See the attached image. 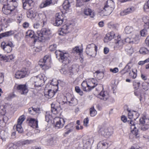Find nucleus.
Returning a JSON list of instances; mask_svg holds the SVG:
<instances>
[{
    "label": "nucleus",
    "instance_id": "obj_51",
    "mask_svg": "<svg viewBox=\"0 0 149 149\" xmlns=\"http://www.w3.org/2000/svg\"><path fill=\"white\" fill-rule=\"evenodd\" d=\"M135 113V111H128V116L130 119H133L134 118L133 114Z\"/></svg>",
    "mask_w": 149,
    "mask_h": 149
},
{
    "label": "nucleus",
    "instance_id": "obj_13",
    "mask_svg": "<svg viewBox=\"0 0 149 149\" xmlns=\"http://www.w3.org/2000/svg\"><path fill=\"white\" fill-rule=\"evenodd\" d=\"M1 46L5 52L9 53L11 52L12 48L14 47V45L11 42L6 43L3 42L1 44Z\"/></svg>",
    "mask_w": 149,
    "mask_h": 149
},
{
    "label": "nucleus",
    "instance_id": "obj_60",
    "mask_svg": "<svg viewBox=\"0 0 149 149\" xmlns=\"http://www.w3.org/2000/svg\"><path fill=\"white\" fill-rule=\"evenodd\" d=\"M125 50L130 55L132 54L134 52L133 49L132 47H130L129 49H128L127 46H126L125 47Z\"/></svg>",
    "mask_w": 149,
    "mask_h": 149
},
{
    "label": "nucleus",
    "instance_id": "obj_57",
    "mask_svg": "<svg viewBox=\"0 0 149 149\" xmlns=\"http://www.w3.org/2000/svg\"><path fill=\"white\" fill-rule=\"evenodd\" d=\"M140 33L141 36L145 37L147 34V31L146 29H143L140 31Z\"/></svg>",
    "mask_w": 149,
    "mask_h": 149
},
{
    "label": "nucleus",
    "instance_id": "obj_12",
    "mask_svg": "<svg viewBox=\"0 0 149 149\" xmlns=\"http://www.w3.org/2000/svg\"><path fill=\"white\" fill-rule=\"evenodd\" d=\"M14 89L17 90L21 94H25L28 92V87L26 84H15Z\"/></svg>",
    "mask_w": 149,
    "mask_h": 149
},
{
    "label": "nucleus",
    "instance_id": "obj_53",
    "mask_svg": "<svg viewBox=\"0 0 149 149\" xmlns=\"http://www.w3.org/2000/svg\"><path fill=\"white\" fill-rule=\"evenodd\" d=\"M130 63H129L127 65L125 66L124 69L121 71V73L122 74H124V73H123V71H126L127 72H128L129 71H130L131 70H130L131 68L129 65V64Z\"/></svg>",
    "mask_w": 149,
    "mask_h": 149
},
{
    "label": "nucleus",
    "instance_id": "obj_8",
    "mask_svg": "<svg viewBox=\"0 0 149 149\" xmlns=\"http://www.w3.org/2000/svg\"><path fill=\"white\" fill-rule=\"evenodd\" d=\"M121 38H117V41L116 42V43L120 45L124 43L125 42L130 44H137L139 41V38H126L124 39L125 41L122 40Z\"/></svg>",
    "mask_w": 149,
    "mask_h": 149
},
{
    "label": "nucleus",
    "instance_id": "obj_62",
    "mask_svg": "<svg viewBox=\"0 0 149 149\" xmlns=\"http://www.w3.org/2000/svg\"><path fill=\"white\" fill-rule=\"evenodd\" d=\"M89 119L88 118H85L84 120V125L86 127L88 126Z\"/></svg>",
    "mask_w": 149,
    "mask_h": 149
},
{
    "label": "nucleus",
    "instance_id": "obj_20",
    "mask_svg": "<svg viewBox=\"0 0 149 149\" xmlns=\"http://www.w3.org/2000/svg\"><path fill=\"white\" fill-rule=\"evenodd\" d=\"M29 120V125L34 128H38V121L34 118H29L28 119Z\"/></svg>",
    "mask_w": 149,
    "mask_h": 149
},
{
    "label": "nucleus",
    "instance_id": "obj_1",
    "mask_svg": "<svg viewBox=\"0 0 149 149\" xmlns=\"http://www.w3.org/2000/svg\"><path fill=\"white\" fill-rule=\"evenodd\" d=\"M139 122L140 123L138 125L137 124H134L133 122L131 120L128 121V122L130 126V134L133 135L134 136L136 137L139 136L138 130L136 128L137 126H138L139 129L143 131H145L149 128V119L146 118L144 116L140 119Z\"/></svg>",
    "mask_w": 149,
    "mask_h": 149
},
{
    "label": "nucleus",
    "instance_id": "obj_18",
    "mask_svg": "<svg viewBox=\"0 0 149 149\" xmlns=\"http://www.w3.org/2000/svg\"><path fill=\"white\" fill-rule=\"evenodd\" d=\"M109 144V142L106 140L101 141L98 144L97 149H107Z\"/></svg>",
    "mask_w": 149,
    "mask_h": 149
},
{
    "label": "nucleus",
    "instance_id": "obj_30",
    "mask_svg": "<svg viewBox=\"0 0 149 149\" xmlns=\"http://www.w3.org/2000/svg\"><path fill=\"white\" fill-rule=\"evenodd\" d=\"M70 6V3L68 0H65L63 4V7L65 10H68Z\"/></svg>",
    "mask_w": 149,
    "mask_h": 149
},
{
    "label": "nucleus",
    "instance_id": "obj_25",
    "mask_svg": "<svg viewBox=\"0 0 149 149\" xmlns=\"http://www.w3.org/2000/svg\"><path fill=\"white\" fill-rule=\"evenodd\" d=\"M114 5L113 1L111 0H108L105 3L104 6L108 7L109 9L108 11L109 12H112L113 9V6Z\"/></svg>",
    "mask_w": 149,
    "mask_h": 149
},
{
    "label": "nucleus",
    "instance_id": "obj_56",
    "mask_svg": "<svg viewBox=\"0 0 149 149\" xmlns=\"http://www.w3.org/2000/svg\"><path fill=\"white\" fill-rule=\"evenodd\" d=\"M109 9L108 7L104 6V7L103 8V9L102 10L103 12H105V15H108L110 14L112 12H109L108 11Z\"/></svg>",
    "mask_w": 149,
    "mask_h": 149
},
{
    "label": "nucleus",
    "instance_id": "obj_64",
    "mask_svg": "<svg viewBox=\"0 0 149 149\" xmlns=\"http://www.w3.org/2000/svg\"><path fill=\"white\" fill-rule=\"evenodd\" d=\"M31 142V141L28 140H24L22 141V144L23 145H27L30 143Z\"/></svg>",
    "mask_w": 149,
    "mask_h": 149
},
{
    "label": "nucleus",
    "instance_id": "obj_24",
    "mask_svg": "<svg viewBox=\"0 0 149 149\" xmlns=\"http://www.w3.org/2000/svg\"><path fill=\"white\" fill-rule=\"evenodd\" d=\"M134 10V7H131L121 12L120 13V15L122 16H124L128 14L133 12Z\"/></svg>",
    "mask_w": 149,
    "mask_h": 149
},
{
    "label": "nucleus",
    "instance_id": "obj_22",
    "mask_svg": "<svg viewBox=\"0 0 149 149\" xmlns=\"http://www.w3.org/2000/svg\"><path fill=\"white\" fill-rule=\"evenodd\" d=\"M70 26L68 24L63 25L61 28V30L58 33L59 35L63 36H64L68 31L69 28Z\"/></svg>",
    "mask_w": 149,
    "mask_h": 149
},
{
    "label": "nucleus",
    "instance_id": "obj_3",
    "mask_svg": "<svg viewBox=\"0 0 149 149\" xmlns=\"http://www.w3.org/2000/svg\"><path fill=\"white\" fill-rule=\"evenodd\" d=\"M98 84V81L94 78L88 79L81 83V88L84 91L88 92L94 88Z\"/></svg>",
    "mask_w": 149,
    "mask_h": 149
},
{
    "label": "nucleus",
    "instance_id": "obj_49",
    "mask_svg": "<svg viewBox=\"0 0 149 149\" xmlns=\"http://www.w3.org/2000/svg\"><path fill=\"white\" fill-rule=\"evenodd\" d=\"M16 128L17 131L19 133H22L23 132V128L22 127L21 125L17 124L16 126Z\"/></svg>",
    "mask_w": 149,
    "mask_h": 149
},
{
    "label": "nucleus",
    "instance_id": "obj_55",
    "mask_svg": "<svg viewBox=\"0 0 149 149\" xmlns=\"http://www.w3.org/2000/svg\"><path fill=\"white\" fill-rule=\"evenodd\" d=\"M75 90L76 92L78 93L80 95H82L83 94V92L81 90L80 88L77 86L75 87Z\"/></svg>",
    "mask_w": 149,
    "mask_h": 149
},
{
    "label": "nucleus",
    "instance_id": "obj_47",
    "mask_svg": "<svg viewBox=\"0 0 149 149\" xmlns=\"http://www.w3.org/2000/svg\"><path fill=\"white\" fill-rule=\"evenodd\" d=\"M42 31L43 35H48L51 33L49 29H43Z\"/></svg>",
    "mask_w": 149,
    "mask_h": 149
},
{
    "label": "nucleus",
    "instance_id": "obj_21",
    "mask_svg": "<svg viewBox=\"0 0 149 149\" xmlns=\"http://www.w3.org/2000/svg\"><path fill=\"white\" fill-rule=\"evenodd\" d=\"M84 14L87 16H90L91 17L93 18L94 16V13L90 8H85L83 10Z\"/></svg>",
    "mask_w": 149,
    "mask_h": 149
},
{
    "label": "nucleus",
    "instance_id": "obj_23",
    "mask_svg": "<svg viewBox=\"0 0 149 149\" xmlns=\"http://www.w3.org/2000/svg\"><path fill=\"white\" fill-rule=\"evenodd\" d=\"M34 3L32 0H26L24 2H23V6L24 9H26V6H29L32 8L34 6Z\"/></svg>",
    "mask_w": 149,
    "mask_h": 149
},
{
    "label": "nucleus",
    "instance_id": "obj_27",
    "mask_svg": "<svg viewBox=\"0 0 149 149\" xmlns=\"http://www.w3.org/2000/svg\"><path fill=\"white\" fill-rule=\"evenodd\" d=\"M14 31H10L4 33L0 34V37H9L12 36L14 34Z\"/></svg>",
    "mask_w": 149,
    "mask_h": 149
},
{
    "label": "nucleus",
    "instance_id": "obj_10",
    "mask_svg": "<svg viewBox=\"0 0 149 149\" xmlns=\"http://www.w3.org/2000/svg\"><path fill=\"white\" fill-rule=\"evenodd\" d=\"M65 98L67 101L66 102L70 106H75L77 104V100L74 96L71 94L68 93L66 94Z\"/></svg>",
    "mask_w": 149,
    "mask_h": 149
},
{
    "label": "nucleus",
    "instance_id": "obj_26",
    "mask_svg": "<svg viewBox=\"0 0 149 149\" xmlns=\"http://www.w3.org/2000/svg\"><path fill=\"white\" fill-rule=\"evenodd\" d=\"M2 101L0 99V114L2 115H4L6 113V106L2 104Z\"/></svg>",
    "mask_w": 149,
    "mask_h": 149
},
{
    "label": "nucleus",
    "instance_id": "obj_14",
    "mask_svg": "<svg viewBox=\"0 0 149 149\" xmlns=\"http://www.w3.org/2000/svg\"><path fill=\"white\" fill-rule=\"evenodd\" d=\"M63 16L64 15L62 13H56L55 15V22L54 25L57 26L61 25L63 22Z\"/></svg>",
    "mask_w": 149,
    "mask_h": 149
},
{
    "label": "nucleus",
    "instance_id": "obj_4",
    "mask_svg": "<svg viewBox=\"0 0 149 149\" xmlns=\"http://www.w3.org/2000/svg\"><path fill=\"white\" fill-rule=\"evenodd\" d=\"M18 0H7V4L4 5L2 11L6 15L12 13L17 8L18 5Z\"/></svg>",
    "mask_w": 149,
    "mask_h": 149
},
{
    "label": "nucleus",
    "instance_id": "obj_59",
    "mask_svg": "<svg viewBox=\"0 0 149 149\" xmlns=\"http://www.w3.org/2000/svg\"><path fill=\"white\" fill-rule=\"evenodd\" d=\"M15 77L17 79H20L23 78L19 70L17 71L16 72Z\"/></svg>",
    "mask_w": 149,
    "mask_h": 149
},
{
    "label": "nucleus",
    "instance_id": "obj_40",
    "mask_svg": "<svg viewBox=\"0 0 149 149\" xmlns=\"http://www.w3.org/2000/svg\"><path fill=\"white\" fill-rule=\"evenodd\" d=\"M95 45V44L92 43L91 44H89L87 45L86 49V52L87 54L88 55L90 56H92L93 55V54L89 53V52L90 51L89 49H90L91 47H93Z\"/></svg>",
    "mask_w": 149,
    "mask_h": 149
},
{
    "label": "nucleus",
    "instance_id": "obj_46",
    "mask_svg": "<svg viewBox=\"0 0 149 149\" xmlns=\"http://www.w3.org/2000/svg\"><path fill=\"white\" fill-rule=\"evenodd\" d=\"M25 118L24 115L20 116L17 120V123L22 125L23 122L25 120Z\"/></svg>",
    "mask_w": 149,
    "mask_h": 149
},
{
    "label": "nucleus",
    "instance_id": "obj_50",
    "mask_svg": "<svg viewBox=\"0 0 149 149\" xmlns=\"http://www.w3.org/2000/svg\"><path fill=\"white\" fill-rule=\"evenodd\" d=\"M6 61L10 62L11 61L13 60L14 59L15 56L11 54L7 56H6Z\"/></svg>",
    "mask_w": 149,
    "mask_h": 149
},
{
    "label": "nucleus",
    "instance_id": "obj_36",
    "mask_svg": "<svg viewBox=\"0 0 149 149\" xmlns=\"http://www.w3.org/2000/svg\"><path fill=\"white\" fill-rule=\"evenodd\" d=\"M134 93L136 96L139 98L140 100L141 101L143 94V93L142 92V91H135Z\"/></svg>",
    "mask_w": 149,
    "mask_h": 149
},
{
    "label": "nucleus",
    "instance_id": "obj_58",
    "mask_svg": "<svg viewBox=\"0 0 149 149\" xmlns=\"http://www.w3.org/2000/svg\"><path fill=\"white\" fill-rule=\"evenodd\" d=\"M140 83V82L137 81H134L133 82V85L134 88L136 89L138 88L139 87Z\"/></svg>",
    "mask_w": 149,
    "mask_h": 149
},
{
    "label": "nucleus",
    "instance_id": "obj_52",
    "mask_svg": "<svg viewBox=\"0 0 149 149\" xmlns=\"http://www.w3.org/2000/svg\"><path fill=\"white\" fill-rule=\"evenodd\" d=\"M45 38H36L34 39V42H44L45 41Z\"/></svg>",
    "mask_w": 149,
    "mask_h": 149
},
{
    "label": "nucleus",
    "instance_id": "obj_15",
    "mask_svg": "<svg viewBox=\"0 0 149 149\" xmlns=\"http://www.w3.org/2000/svg\"><path fill=\"white\" fill-rule=\"evenodd\" d=\"M58 83L57 82L56 84H55L53 86L56 89L58 88L57 85ZM56 91V89L54 90V89H49L47 92H45V96L47 98H51L53 97L55 94V92Z\"/></svg>",
    "mask_w": 149,
    "mask_h": 149
},
{
    "label": "nucleus",
    "instance_id": "obj_45",
    "mask_svg": "<svg viewBox=\"0 0 149 149\" xmlns=\"http://www.w3.org/2000/svg\"><path fill=\"white\" fill-rule=\"evenodd\" d=\"M139 52L141 54H145L148 52V50L147 48L143 47L140 49Z\"/></svg>",
    "mask_w": 149,
    "mask_h": 149
},
{
    "label": "nucleus",
    "instance_id": "obj_32",
    "mask_svg": "<svg viewBox=\"0 0 149 149\" xmlns=\"http://www.w3.org/2000/svg\"><path fill=\"white\" fill-rule=\"evenodd\" d=\"M29 111L30 113L32 115H34L36 113H39L40 110L38 108L31 107L29 109Z\"/></svg>",
    "mask_w": 149,
    "mask_h": 149
},
{
    "label": "nucleus",
    "instance_id": "obj_6",
    "mask_svg": "<svg viewBox=\"0 0 149 149\" xmlns=\"http://www.w3.org/2000/svg\"><path fill=\"white\" fill-rule=\"evenodd\" d=\"M56 55H58L59 61L64 64H66L70 63L71 57L67 52L65 50H58L55 52Z\"/></svg>",
    "mask_w": 149,
    "mask_h": 149
},
{
    "label": "nucleus",
    "instance_id": "obj_19",
    "mask_svg": "<svg viewBox=\"0 0 149 149\" xmlns=\"http://www.w3.org/2000/svg\"><path fill=\"white\" fill-rule=\"evenodd\" d=\"M98 97L101 100L106 101L109 98V95L107 92L102 91L100 93Z\"/></svg>",
    "mask_w": 149,
    "mask_h": 149
},
{
    "label": "nucleus",
    "instance_id": "obj_39",
    "mask_svg": "<svg viewBox=\"0 0 149 149\" xmlns=\"http://www.w3.org/2000/svg\"><path fill=\"white\" fill-rule=\"evenodd\" d=\"M90 116L92 117L94 116L97 114V111L94 107H92L90 108Z\"/></svg>",
    "mask_w": 149,
    "mask_h": 149
},
{
    "label": "nucleus",
    "instance_id": "obj_44",
    "mask_svg": "<svg viewBox=\"0 0 149 149\" xmlns=\"http://www.w3.org/2000/svg\"><path fill=\"white\" fill-rule=\"evenodd\" d=\"M65 128L66 129H70L73 131L74 129V124L73 123H70L65 126Z\"/></svg>",
    "mask_w": 149,
    "mask_h": 149
},
{
    "label": "nucleus",
    "instance_id": "obj_41",
    "mask_svg": "<svg viewBox=\"0 0 149 149\" xmlns=\"http://www.w3.org/2000/svg\"><path fill=\"white\" fill-rule=\"evenodd\" d=\"M133 31V28L132 27L127 26L125 29V31L127 34L130 33Z\"/></svg>",
    "mask_w": 149,
    "mask_h": 149
},
{
    "label": "nucleus",
    "instance_id": "obj_33",
    "mask_svg": "<svg viewBox=\"0 0 149 149\" xmlns=\"http://www.w3.org/2000/svg\"><path fill=\"white\" fill-rule=\"evenodd\" d=\"M94 76H96L99 79L102 78L104 76L103 73L99 70L96 71L94 73Z\"/></svg>",
    "mask_w": 149,
    "mask_h": 149
},
{
    "label": "nucleus",
    "instance_id": "obj_61",
    "mask_svg": "<svg viewBox=\"0 0 149 149\" xmlns=\"http://www.w3.org/2000/svg\"><path fill=\"white\" fill-rule=\"evenodd\" d=\"M149 62V58H148L144 61H141L139 62L138 64L140 65H143L145 63Z\"/></svg>",
    "mask_w": 149,
    "mask_h": 149
},
{
    "label": "nucleus",
    "instance_id": "obj_17",
    "mask_svg": "<svg viewBox=\"0 0 149 149\" xmlns=\"http://www.w3.org/2000/svg\"><path fill=\"white\" fill-rule=\"evenodd\" d=\"M36 13L34 8H31L29 9L26 12V14L28 18L31 19L33 20L35 19L36 16Z\"/></svg>",
    "mask_w": 149,
    "mask_h": 149
},
{
    "label": "nucleus",
    "instance_id": "obj_37",
    "mask_svg": "<svg viewBox=\"0 0 149 149\" xmlns=\"http://www.w3.org/2000/svg\"><path fill=\"white\" fill-rule=\"evenodd\" d=\"M60 72L61 73L64 75L68 74L69 73V71L68 70L67 67L62 68L60 70Z\"/></svg>",
    "mask_w": 149,
    "mask_h": 149
},
{
    "label": "nucleus",
    "instance_id": "obj_43",
    "mask_svg": "<svg viewBox=\"0 0 149 149\" xmlns=\"http://www.w3.org/2000/svg\"><path fill=\"white\" fill-rule=\"evenodd\" d=\"M34 32L32 30H28L26 33V36H28L29 37H35L34 36Z\"/></svg>",
    "mask_w": 149,
    "mask_h": 149
},
{
    "label": "nucleus",
    "instance_id": "obj_34",
    "mask_svg": "<svg viewBox=\"0 0 149 149\" xmlns=\"http://www.w3.org/2000/svg\"><path fill=\"white\" fill-rule=\"evenodd\" d=\"M137 70L136 69H132L130 72L129 75L133 79L136 78L137 75Z\"/></svg>",
    "mask_w": 149,
    "mask_h": 149
},
{
    "label": "nucleus",
    "instance_id": "obj_2",
    "mask_svg": "<svg viewBox=\"0 0 149 149\" xmlns=\"http://www.w3.org/2000/svg\"><path fill=\"white\" fill-rule=\"evenodd\" d=\"M58 104H59L55 102L52 103L51 104V110L53 114L58 115L54 118V121H56V127L58 128H61L63 127L65 121L63 118L58 117L60 115L61 110L60 105Z\"/></svg>",
    "mask_w": 149,
    "mask_h": 149
},
{
    "label": "nucleus",
    "instance_id": "obj_48",
    "mask_svg": "<svg viewBox=\"0 0 149 149\" xmlns=\"http://www.w3.org/2000/svg\"><path fill=\"white\" fill-rule=\"evenodd\" d=\"M72 52L73 53H80L82 52V50L79 49L78 47L76 46L73 49Z\"/></svg>",
    "mask_w": 149,
    "mask_h": 149
},
{
    "label": "nucleus",
    "instance_id": "obj_16",
    "mask_svg": "<svg viewBox=\"0 0 149 149\" xmlns=\"http://www.w3.org/2000/svg\"><path fill=\"white\" fill-rule=\"evenodd\" d=\"M35 20L42 22L43 24L44 25L46 23L47 20L46 15L44 13H39L37 15H36Z\"/></svg>",
    "mask_w": 149,
    "mask_h": 149
},
{
    "label": "nucleus",
    "instance_id": "obj_54",
    "mask_svg": "<svg viewBox=\"0 0 149 149\" xmlns=\"http://www.w3.org/2000/svg\"><path fill=\"white\" fill-rule=\"evenodd\" d=\"M144 10L147 12H149V0L144 6Z\"/></svg>",
    "mask_w": 149,
    "mask_h": 149
},
{
    "label": "nucleus",
    "instance_id": "obj_28",
    "mask_svg": "<svg viewBox=\"0 0 149 149\" xmlns=\"http://www.w3.org/2000/svg\"><path fill=\"white\" fill-rule=\"evenodd\" d=\"M106 37H120V36L118 33H115L113 31H111L107 33L106 34Z\"/></svg>",
    "mask_w": 149,
    "mask_h": 149
},
{
    "label": "nucleus",
    "instance_id": "obj_5",
    "mask_svg": "<svg viewBox=\"0 0 149 149\" xmlns=\"http://www.w3.org/2000/svg\"><path fill=\"white\" fill-rule=\"evenodd\" d=\"M47 78L44 74H40L37 76L33 77L30 79V81L36 87H40L44 85Z\"/></svg>",
    "mask_w": 149,
    "mask_h": 149
},
{
    "label": "nucleus",
    "instance_id": "obj_11",
    "mask_svg": "<svg viewBox=\"0 0 149 149\" xmlns=\"http://www.w3.org/2000/svg\"><path fill=\"white\" fill-rule=\"evenodd\" d=\"M34 68V66H32L27 68H22L19 71L23 78H24L28 76L30 73H32L36 71L33 70Z\"/></svg>",
    "mask_w": 149,
    "mask_h": 149
},
{
    "label": "nucleus",
    "instance_id": "obj_63",
    "mask_svg": "<svg viewBox=\"0 0 149 149\" xmlns=\"http://www.w3.org/2000/svg\"><path fill=\"white\" fill-rule=\"evenodd\" d=\"M56 44H53L50 46L49 49L50 51H53L56 49Z\"/></svg>",
    "mask_w": 149,
    "mask_h": 149
},
{
    "label": "nucleus",
    "instance_id": "obj_7",
    "mask_svg": "<svg viewBox=\"0 0 149 149\" xmlns=\"http://www.w3.org/2000/svg\"><path fill=\"white\" fill-rule=\"evenodd\" d=\"M51 58L49 55L45 56L43 59L40 60L39 64L42 69L45 71L51 67Z\"/></svg>",
    "mask_w": 149,
    "mask_h": 149
},
{
    "label": "nucleus",
    "instance_id": "obj_38",
    "mask_svg": "<svg viewBox=\"0 0 149 149\" xmlns=\"http://www.w3.org/2000/svg\"><path fill=\"white\" fill-rule=\"evenodd\" d=\"M17 146L13 143H10L7 145L6 149H17Z\"/></svg>",
    "mask_w": 149,
    "mask_h": 149
},
{
    "label": "nucleus",
    "instance_id": "obj_9",
    "mask_svg": "<svg viewBox=\"0 0 149 149\" xmlns=\"http://www.w3.org/2000/svg\"><path fill=\"white\" fill-rule=\"evenodd\" d=\"M98 132L100 135L106 138L109 137L113 133L112 130L104 126L100 128Z\"/></svg>",
    "mask_w": 149,
    "mask_h": 149
},
{
    "label": "nucleus",
    "instance_id": "obj_42",
    "mask_svg": "<svg viewBox=\"0 0 149 149\" xmlns=\"http://www.w3.org/2000/svg\"><path fill=\"white\" fill-rule=\"evenodd\" d=\"M143 20L144 23L148 26V28H149V16H145L143 18Z\"/></svg>",
    "mask_w": 149,
    "mask_h": 149
},
{
    "label": "nucleus",
    "instance_id": "obj_31",
    "mask_svg": "<svg viewBox=\"0 0 149 149\" xmlns=\"http://www.w3.org/2000/svg\"><path fill=\"white\" fill-rule=\"evenodd\" d=\"M50 113H51L49 111H47L46 112L45 116V120L47 122H48L49 120H51L52 118H54V116Z\"/></svg>",
    "mask_w": 149,
    "mask_h": 149
},
{
    "label": "nucleus",
    "instance_id": "obj_29",
    "mask_svg": "<svg viewBox=\"0 0 149 149\" xmlns=\"http://www.w3.org/2000/svg\"><path fill=\"white\" fill-rule=\"evenodd\" d=\"M52 3V0H45V2H42L40 5L41 8L49 6Z\"/></svg>",
    "mask_w": 149,
    "mask_h": 149
},
{
    "label": "nucleus",
    "instance_id": "obj_35",
    "mask_svg": "<svg viewBox=\"0 0 149 149\" xmlns=\"http://www.w3.org/2000/svg\"><path fill=\"white\" fill-rule=\"evenodd\" d=\"M46 142L47 145H53L56 143V141L54 138L50 137L47 140Z\"/></svg>",
    "mask_w": 149,
    "mask_h": 149
}]
</instances>
